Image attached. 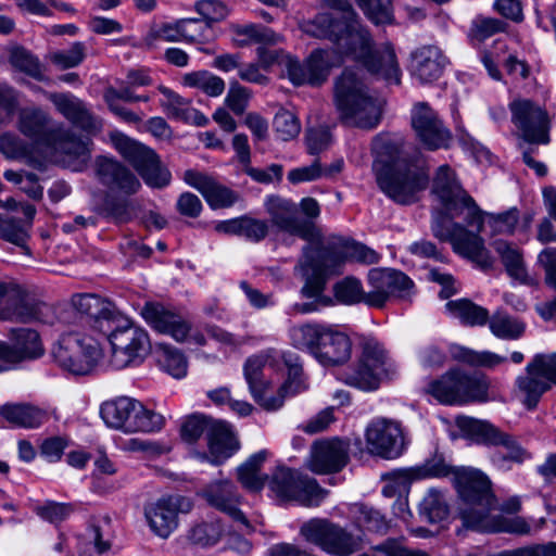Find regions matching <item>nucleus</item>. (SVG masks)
I'll return each mask as SVG.
<instances>
[{"mask_svg":"<svg viewBox=\"0 0 556 556\" xmlns=\"http://www.w3.org/2000/svg\"><path fill=\"white\" fill-rule=\"evenodd\" d=\"M457 405L468 402H486L489 382L482 375H469L456 369Z\"/></svg>","mask_w":556,"mask_h":556,"instance_id":"obj_42","label":"nucleus"},{"mask_svg":"<svg viewBox=\"0 0 556 556\" xmlns=\"http://www.w3.org/2000/svg\"><path fill=\"white\" fill-rule=\"evenodd\" d=\"M321 251L325 254V260L330 262L337 273L346 262L374 265L380 261V255L374 249L354 240L344 241L334 249Z\"/></svg>","mask_w":556,"mask_h":556,"instance_id":"obj_35","label":"nucleus"},{"mask_svg":"<svg viewBox=\"0 0 556 556\" xmlns=\"http://www.w3.org/2000/svg\"><path fill=\"white\" fill-rule=\"evenodd\" d=\"M372 170L381 191L399 204H410L429 182L421 157L407 156L389 135H377L371 144Z\"/></svg>","mask_w":556,"mask_h":556,"instance_id":"obj_2","label":"nucleus"},{"mask_svg":"<svg viewBox=\"0 0 556 556\" xmlns=\"http://www.w3.org/2000/svg\"><path fill=\"white\" fill-rule=\"evenodd\" d=\"M338 49H317L314 50L307 59V66L313 86L321 85L328 77L331 67L339 66L342 63V54H353L356 59H362L368 72L381 77L388 84L399 85L401 81V68L394 49L390 43L380 49L359 55L358 52H346L339 45Z\"/></svg>","mask_w":556,"mask_h":556,"instance_id":"obj_6","label":"nucleus"},{"mask_svg":"<svg viewBox=\"0 0 556 556\" xmlns=\"http://www.w3.org/2000/svg\"><path fill=\"white\" fill-rule=\"evenodd\" d=\"M108 339L111 344L110 365L114 369H124L140 365L151 351L149 333L119 314Z\"/></svg>","mask_w":556,"mask_h":556,"instance_id":"obj_9","label":"nucleus"},{"mask_svg":"<svg viewBox=\"0 0 556 556\" xmlns=\"http://www.w3.org/2000/svg\"><path fill=\"white\" fill-rule=\"evenodd\" d=\"M94 173L98 181L108 189L109 194L131 197L141 189L137 175L113 157L98 156L94 162Z\"/></svg>","mask_w":556,"mask_h":556,"instance_id":"obj_20","label":"nucleus"},{"mask_svg":"<svg viewBox=\"0 0 556 556\" xmlns=\"http://www.w3.org/2000/svg\"><path fill=\"white\" fill-rule=\"evenodd\" d=\"M268 486L278 500L306 507L319 506L327 495L314 478L287 467L274 471Z\"/></svg>","mask_w":556,"mask_h":556,"instance_id":"obj_12","label":"nucleus"},{"mask_svg":"<svg viewBox=\"0 0 556 556\" xmlns=\"http://www.w3.org/2000/svg\"><path fill=\"white\" fill-rule=\"evenodd\" d=\"M457 467H451L442 459L428 462L422 468L406 469L393 473L397 479L407 481L413 479H420L426 477L443 478L447 476L454 477V470Z\"/></svg>","mask_w":556,"mask_h":556,"instance_id":"obj_57","label":"nucleus"},{"mask_svg":"<svg viewBox=\"0 0 556 556\" xmlns=\"http://www.w3.org/2000/svg\"><path fill=\"white\" fill-rule=\"evenodd\" d=\"M0 238L14 245L24 248L29 238V230L22 220L0 214Z\"/></svg>","mask_w":556,"mask_h":556,"instance_id":"obj_58","label":"nucleus"},{"mask_svg":"<svg viewBox=\"0 0 556 556\" xmlns=\"http://www.w3.org/2000/svg\"><path fill=\"white\" fill-rule=\"evenodd\" d=\"M206 438L211 463L215 465L229 458L239 447L230 426L220 420H214Z\"/></svg>","mask_w":556,"mask_h":556,"instance_id":"obj_36","label":"nucleus"},{"mask_svg":"<svg viewBox=\"0 0 556 556\" xmlns=\"http://www.w3.org/2000/svg\"><path fill=\"white\" fill-rule=\"evenodd\" d=\"M326 327L327 324L320 323L293 325L288 331L290 343L296 350L307 352L315 357Z\"/></svg>","mask_w":556,"mask_h":556,"instance_id":"obj_40","label":"nucleus"},{"mask_svg":"<svg viewBox=\"0 0 556 556\" xmlns=\"http://www.w3.org/2000/svg\"><path fill=\"white\" fill-rule=\"evenodd\" d=\"M12 344L0 341V366L15 365L23 361L35 359L43 354L40 337L36 330L29 328L14 329L11 332Z\"/></svg>","mask_w":556,"mask_h":556,"instance_id":"obj_27","label":"nucleus"},{"mask_svg":"<svg viewBox=\"0 0 556 556\" xmlns=\"http://www.w3.org/2000/svg\"><path fill=\"white\" fill-rule=\"evenodd\" d=\"M454 486L458 494V516L464 527L479 532L528 534L529 523L521 517L491 516L495 495L489 477L480 469L457 467Z\"/></svg>","mask_w":556,"mask_h":556,"instance_id":"obj_1","label":"nucleus"},{"mask_svg":"<svg viewBox=\"0 0 556 556\" xmlns=\"http://www.w3.org/2000/svg\"><path fill=\"white\" fill-rule=\"evenodd\" d=\"M141 315L155 331L168 334L178 342L186 341L191 331L189 321L160 303H147Z\"/></svg>","mask_w":556,"mask_h":556,"instance_id":"obj_31","label":"nucleus"},{"mask_svg":"<svg viewBox=\"0 0 556 556\" xmlns=\"http://www.w3.org/2000/svg\"><path fill=\"white\" fill-rule=\"evenodd\" d=\"M200 495L212 508L229 516L232 520L249 527V521L240 509L242 496L232 481H213L201 491Z\"/></svg>","mask_w":556,"mask_h":556,"instance_id":"obj_26","label":"nucleus"},{"mask_svg":"<svg viewBox=\"0 0 556 556\" xmlns=\"http://www.w3.org/2000/svg\"><path fill=\"white\" fill-rule=\"evenodd\" d=\"M148 47H155L159 42H179L182 39L181 18L175 22H162L151 25L143 38Z\"/></svg>","mask_w":556,"mask_h":556,"instance_id":"obj_50","label":"nucleus"},{"mask_svg":"<svg viewBox=\"0 0 556 556\" xmlns=\"http://www.w3.org/2000/svg\"><path fill=\"white\" fill-rule=\"evenodd\" d=\"M489 328L491 332L503 340H517L525 333L526 325L505 312H496L489 316Z\"/></svg>","mask_w":556,"mask_h":556,"instance_id":"obj_47","label":"nucleus"},{"mask_svg":"<svg viewBox=\"0 0 556 556\" xmlns=\"http://www.w3.org/2000/svg\"><path fill=\"white\" fill-rule=\"evenodd\" d=\"M157 362L164 371L176 379H181L187 375V358L174 346L162 345L159 352Z\"/></svg>","mask_w":556,"mask_h":556,"instance_id":"obj_52","label":"nucleus"},{"mask_svg":"<svg viewBox=\"0 0 556 556\" xmlns=\"http://www.w3.org/2000/svg\"><path fill=\"white\" fill-rule=\"evenodd\" d=\"M383 100L371 94L357 71L346 68L334 85V105L340 121L352 127L370 130L382 116Z\"/></svg>","mask_w":556,"mask_h":556,"instance_id":"obj_5","label":"nucleus"},{"mask_svg":"<svg viewBox=\"0 0 556 556\" xmlns=\"http://www.w3.org/2000/svg\"><path fill=\"white\" fill-rule=\"evenodd\" d=\"M113 143L119 154L136 168L147 186L162 189L169 185L172 174L162 165L152 149L122 134L113 137Z\"/></svg>","mask_w":556,"mask_h":556,"instance_id":"obj_13","label":"nucleus"},{"mask_svg":"<svg viewBox=\"0 0 556 556\" xmlns=\"http://www.w3.org/2000/svg\"><path fill=\"white\" fill-rule=\"evenodd\" d=\"M54 362L65 371L84 376L90 374L102 356L101 349L92 340L77 334L62 337L52 350Z\"/></svg>","mask_w":556,"mask_h":556,"instance_id":"obj_14","label":"nucleus"},{"mask_svg":"<svg viewBox=\"0 0 556 556\" xmlns=\"http://www.w3.org/2000/svg\"><path fill=\"white\" fill-rule=\"evenodd\" d=\"M203 197L213 210L230 207L239 200V194L236 191L219 184L215 178Z\"/></svg>","mask_w":556,"mask_h":556,"instance_id":"obj_61","label":"nucleus"},{"mask_svg":"<svg viewBox=\"0 0 556 556\" xmlns=\"http://www.w3.org/2000/svg\"><path fill=\"white\" fill-rule=\"evenodd\" d=\"M355 522L358 528L376 533H384L389 527L386 517L379 510L365 505L356 507Z\"/></svg>","mask_w":556,"mask_h":556,"instance_id":"obj_60","label":"nucleus"},{"mask_svg":"<svg viewBox=\"0 0 556 556\" xmlns=\"http://www.w3.org/2000/svg\"><path fill=\"white\" fill-rule=\"evenodd\" d=\"M432 192L445 211L456 207L467 192L462 188L455 172L448 165H441L433 179Z\"/></svg>","mask_w":556,"mask_h":556,"instance_id":"obj_37","label":"nucleus"},{"mask_svg":"<svg viewBox=\"0 0 556 556\" xmlns=\"http://www.w3.org/2000/svg\"><path fill=\"white\" fill-rule=\"evenodd\" d=\"M412 126L419 141L429 150L446 149L452 139L438 113L426 102L412 110Z\"/></svg>","mask_w":556,"mask_h":556,"instance_id":"obj_21","label":"nucleus"},{"mask_svg":"<svg viewBox=\"0 0 556 556\" xmlns=\"http://www.w3.org/2000/svg\"><path fill=\"white\" fill-rule=\"evenodd\" d=\"M72 303L78 313L99 324L101 329L103 323L115 321L118 315L113 303L96 294H76L72 298Z\"/></svg>","mask_w":556,"mask_h":556,"instance_id":"obj_38","label":"nucleus"},{"mask_svg":"<svg viewBox=\"0 0 556 556\" xmlns=\"http://www.w3.org/2000/svg\"><path fill=\"white\" fill-rule=\"evenodd\" d=\"M50 114L38 106L20 110L16 121L18 131L36 147L47 149L52 140L56 126Z\"/></svg>","mask_w":556,"mask_h":556,"instance_id":"obj_28","label":"nucleus"},{"mask_svg":"<svg viewBox=\"0 0 556 556\" xmlns=\"http://www.w3.org/2000/svg\"><path fill=\"white\" fill-rule=\"evenodd\" d=\"M445 307L452 316L467 326H483L489 320L488 309L468 299L450 301Z\"/></svg>","mask_w":556,"mask_h":556,"instance_id":"obj_44","label":"nucleus"},{"mask_svg":"<svg viewBox=\"0 0 556 556\" xmlns=\"http://www.w3.org/2000/svg\"><path fill=\"white\" fill-rule=\"evenodd\" d=\"M92 141L89 137L76 135L63 124L56 126V131L46 150L62 156V161L75 172L83 170L91 153Z\"/></svg>","mask_w":556,"mask_h":556,"instance_id":"obj_22","label":"nucleus"},{"mask_svg":"<svg viewBox=\"0 0 556 556\" xmlns=\"http://www.w3.org/2000/svg\"><path fill=\"white\" fill-rule=\"evenodd\" d=\"M396 374L397 366L382 344L370 338L363 342L356 365L341 372L339 379L362 391H375L383 379H391Z\"/></svg>","mask_w":556,"mask_h":556,"instance_id":"obj_7","label":"nucleus"},{"mask_svg":"<svg viewBox=\"0 0 556 556\" xmlns=\"http://www.w3.org/2000/svg\"><path fill=\"white\" fill-rule=\"evenodd\" d=\"M492 247L498 254L507 275L525 283L528 279V273L520 248L515 243L502 239L494 240Z\"/></svg>","mask_w":556,"mask_h":556,"instance_id":"obj_41","label":"nucleus"},{"mask_svg":"<svg viewBox=\"0 0 556 556\" xmlns=\"http://www.w3.org/2000/svg\"><path fill=\"white\" fill-rule=\"evenodd\" d=\"M0 415L10 424L28 429L39 428L49 420L46 409L26 403L5 404L0 407Z\"/></svg>","mask_w":556,"mask_h":556,"instance_id":"obj_39","label":"nucleus"},{"mask_svg":"<svg viewBox=\"0 0 556 556\" xmlns=\"http://www.w3.org/2000/svg\"><path fill=\"white\" fill-rule=\"evenodd\" d=\"M100 214L114 224H126L135 217L130 197L109 194L100 208Z\"/></svg>","mask_w":556,"mask_h":556,"instance_id":"obj_46","label":"nucleus"},{"mask_svg":"<svg viewBox=\"0 0 556 556\" xmlns=\"http://www.w3.org/2000/svg\"><path fill=\"white\" fill-rule=\"evenodd\" d=\"M266 458L267 452L260 451L238 467L237 478L243 488L253 492L263 489L265 479L260 475V469Z\"/></svg>","mask_w":556,"mask_h":556,"instance_id":"obj_45","label":"nucleus"},{"mask_svg":"<svg viewBox=\"0 0 556 556\" xmlns=\"http://www.w3.org/2000/svg\"><path fill=\"white\" fill-rule=\"evenodd\" d=\"M47 98L55 106V110L74 126L90 135L101 130V121L76 96L70 92H49Z\"/></svg>","mask_w":556,"mask_h":556,"instance_id":"obj_29","label":"nucleus"},{"mask_svg":"<svg viewBox=\"0 0 556 556\" xmlns=\"http://www.w3.org/2000/svg\"><path fill=\"white\" fill-rule=\"evenodd\" d=\"M336 12H324L315 17L303 21L300 25L303 33L318 38L328 39L339 45L346 52L368 53L372 48V39L368 30L362 26L350 0H326Z\"/></svg>","mask_w":556,"mask_h":556,"instance_id":"obj_4","label":"nucleus"},{"mask_svg":"<svg viewBox=\"0 0 556 556\" xmlns=\"http://www.w3.org/2000/svg\"><path fill=\"white\" fill-rule=\"evenodd\" d=\"M367 451L371 455L392 459L403 452L404 438L401 424L393 419L377 417L365 430Z\"/></svg>","mask_w":556,"mask_h":556,"instance_id":"obj_18","label":"nucleus"},{"mask_svg":"<svg viewBox=\"0 0 556 556\" xmlns=\"http://www.w3.org/2000/svg\"><path fill=\"white\" fill-rule=\"evenodd\" d=\"M300 534L306 542L334 556H348L359 545L358 538L327 519L314 518L304 522L300 528Z\"/></svg>","mask_w":556,"mask_h":556,"instance_id":"obj_15","label":"nucleus"},{"mask_svg":"<svg viewBox=\"0 0 556 556\" xmlns=\"http://www.w3.org/2000/svg\"><path fill=\"white\" fill-rule=\"evenodd\" d=\"M193 503L189 497L170 495L146 508L151 530L160 538L167 539L178 526V515L191 511Z\"/></svg>","mask_w":556,"mask_h":556,"instance_id":"obj_23","label":"nucleus"},{"mask_svg":"<svg viewBox=\"0 0 556 556\" xmlns=\"http://www.w3.org/2000/svg\"><path fill=\"white\" fill-rule=\"evenodd\" d=\"M419 514L429 522H439L450 515V504L446 492L431 488L419 504Z\"/></svg>","mask_w":556,"mask_h":556,"instance_id":"obj_43","label":"nucleus"},{"mask_svg":"<svg viewBox=\"0 0 556 556\" xmlns=\"http://www.w3.org/2000/svg\"><path fill=\"white\" fill-rule=\"evenodd\" d=\"M356 2L365 15L376 25L393 22L391 0H356Z\"/></svg>","mask_w":556,"mask_h":556,"instance_id":"obj_62","label":"nucleus"},{"mask_svg":"<svg viewBox=\"0 0 556 556\" xmlns=\"http://www.w3.org/2000/svg\"><path fill=\"white\" fill-rule=\"evenodd\" d=\"M428 393L445 405H457L456 369H451L429 383Z\"/></svg>","mask_w":556,"mask_h":556,"instance_id":"obj_51","label":"nucleus"},{"mask_svg":"<svg viewBox=\"0 0 556 556\" xmlns=\"http://www.w3.org/2000/svg\"><path fill=\"white\" fill-rule=\"evenodd\" d=\"M182 85L198 88L210 97H218L225 90V81L208 71L187 73L181 78Z\"/></svg>","mask_w":556,"mask_h":556,"instance_id":"obj_49","label":"nucleus"},{"mask_svg":"<svg viewBox=\"0 0 556 556\" xmlns=\"http://www.w3.org/2000/svg\"><path fill=\"white\" fill-rule=\"evenodd\" d=\"M455 422L460 431L472 437L477 442L501 448L491 456L493 464L498 468L507 467L508 463H522L530 456L515 437L488 421L458 416Z\"/></svg>","mask_w":556,"mask_h":556,"instance_id":"obj_10","label":"nucleus"},{"mask_svg":"<svg viewBox=\"0 0 556 556\" xmlns=\"http://www.w3.org/2000/svg\"><path fill=\"white\" fill-rule=\"evenodd\" d=\"M273 128L278 139L290 141L299 136L301 123L294 113L280 109L274 116Z\"/></svg>","mask_w":556,"mask_h":556,"instance_id":"obj_59","label":"nucleus"},{"mask_svg":"<svg viewBox=\"0 0 556 556\" xmlns=\"http://www.w3.org/2000/svg\"><path fill=\"white\" fill-rule=\"evenodd\" d=\"M213 424L214 419L202 414H193L184 421L181 426V438L188 443H194L202 434H208Z\"/></svg>","mask_w":556,"mask_h":556,"instance_id":"obj_63","label":"nucleus"},{"mask_svg":"<svg viewBox=\"0 0 556 556\" xmlns=\"http://www.w3.org/2000/svg\"><path fill=\"white\" fill-rule=\"evenodd\" d=\"M264 207L269 216L270 224L281 232L312 241L317 236L314 224L299 216V206L292 200L280 195H268Z\"/></svg>","mask_w":556,"mask_h":556,"instance_id":"obj_16","label":"nucleus"},{"mask_svg":"<svg viewBox=\"0 0 556 556\" xmlns=\"http://www.w3.org/2000/svg\"><path fill=\"white\" fill-rule=\"evenodd\" d=\"M511 121L529 143L549 142V121L546 111L530 99H516L509 103Z\"/></svg>","mask_w":556,"mask_h":556,"instance_id":"obj_17","label":"nucleus"},{"mask_svg":"<svg viewBox=\"0 0 556 556\" xmlns=\"http://www.w3.org/2000/svg\"><path fill=\"white\" fill-rule=\"evenodd\" d=\"M454 208H448V217L441 213L433 215L431 230L435 238L452 244L455 253L469 258L480 268H492L493 258L479 236L483 228L484 215L475 200L467 193Z\"/></svg>","mask_w":556,"mask_h":556,"instance_id":"obj_3","label":"nucleus"},{"mask_svg":"<svg viewBox=\"0 0 556 556\" xmlns=\"http://www.w3.org/2000/svg\"><path fill=\"white\" fill-rule=\"evenodd\" d=\"M264 366L265 359L260 356L249 357L243 366L244 378L251 395L264 409L276 410L282 406L287 396L305 390L306 387L301 378V368L293 367L290 369L288 380L274 392L270 384L263 380Z\"/></svg>","mask_w":556,"mask_h":556,"instance_id":"obj_11","label":"nucleus"},{"mask_svg":"<svg viewBox=\"0 0 556 556\" xmlns=\"http://www.w3.org/2000/svg\"><path fill=\"white\" fill-rule=\"evenodd\" d=\"M552 384L548 378L543 375V368L534 355L527 364L525 372L517 376L514 383L513 395L528 409L538 406L544 393L549 391Z\"/></svg>","mask_w":556,"mask_h":556,"instance_id":"obj_25","label":"nucleus"},{"mask_svg":"<svg viewBox=\"0 0 556 556\" xmlns=\"http://www.w3.org/2000/svg\"><path fill=\"white\" fill-rule=\"evenodd\" d=\"M222 534L223 527L219 521H201L191 527L188 540L194 545L207 547L218 543Z\"/></svg>","mask_w":556,"mask_h":556,"instance_id":"obj_56","label":"nucleus"},{"mask_svg":"<svg viewBox=\"0 0 556 556\" xmlns=\"http://www.w3.org/2000/svg\"><path fill=\"white\" fill-rule=\"evenodd\" d=\"M368 285L366 305L381 308L391 296L404 298L409 294L414 283L404 273L387 269L372 268L368 273Z\"/></svg>","mask_w":556,"mask_h":556,"instance_id":"obj_19","label":"nucleus"},{"mask_svg":"<svg viewBox=\"0 0 556 556\" xmlns=\"http://www.w3.org/2000/svg\"><path fill=\"white\" fill-rule=\"evenodd\" d=\"M86 56V46L80 41L74 42L67 50H59L50 55L51 62L62 70L76 67Z\"/></svg>","mask_w":556,"mask_h":556,"instance_id":"obj_64","label":"nucleus"},{"mask_svg":"<svg viewBox=\"0 0 556 556\" xmlns=\"http://www.w3.org/2000/svg\"><path fill=\"white\" fill-rule=\"evenodd\" d=\"M352 342L346 333L334 326L327 325L315 359L324 366H337L351 358Z\"/></svg>","mask_w":556,"mask_h":556,"instance_id":"obj_32","label":"nucleus"},{"mask_svg":"<svg viewBox=\"0 0 556 556\" xmlns=\"http://www.w3.org/2000/svg\"><path fill=\"white\" fill-rule=\"evenodd\" d=\"M349 462V444L338 438L319 440L311 447L307 468L318 475L342 470Z\"/></svg>","mask_w":556,"mask_h":556,"instance_id":"obj_24","label":"nucleus"},{"mask_svg":"<svg viewBox=\"0 0 556 556\" xmlns=\"http://www.w3.org/2000/svg\"><path fill=\"white\" fill-rule=\"evenodd\" d=\"M446 63L439 47L422 46L412 53L410 72L420 84H428L442 75Z\"/></svg>","mask_w":556,"mask_h":556,"instance_id":"obj_33","label":"nucleus"},{"mask_svg":"<svg viewBox=\"0 0 556 556\" xmlns=\"http://www.w3.org/2000/svg\"><path fill=\"white\" fill-rule=\"evenodd\" d=\"M298 269L305 279L302 294L305 298L313 299L321 295L326 277L337 274L330 262L325 260V254L321 250H314L308 247L304 249L303 260L300 262Z\"/></svg>","mask_w":556,"mask_h":556,"instance_id":"obj_30","label":"nucleus"},{"mask_svg":"<svg viewBox=\"0 0 556 556\" xmlns=\"http://www.w3.org/2000/svg\"><path fill=\"white\" fill-rule=\"evenodd\" d=\"M103 421L113 429L124 432H156L165 424L164 417L147 408L141 402L129 396H119L101 405Z\"/></svg>","mask_w":556,"mask_h":556,"instance_id":"obj_8","label":"nucleus"},{"mask_svg":"<svg viewBox=\"0 0 556 556\" xmlns=\"http://www.w3.org/2000/svg\"><path fill=\"white\" fill-rule=\"evenodd\" d=\"M334 298L342 304H366L367 292L364 291L359 279L348 276L333 286Z\"/></svg>","mask_w":556,"mask_h":556,"instance_id":"obj_53","label":"nucleus"},{"mask_svg":"<svg viewBox=\"0 0 556 556\" xmlns=\"http://www.w3.org/2000/svg\"><path fill=\"white\" fill-rule=\"evenodd\" d=\"M10 64L17 71L37 79H43V68L39 60L28 50L14 47L10 51Z\"/></svg>","mask_w":556,"mask_h":556,"instance_id":"obj_55","label":"nucleus"},{"mask_svg":"<svg viewBox=\"0 0 556 556\" xmlns=\"http://www.w3.org/2000/svg\"><path fill=\"white\" fill-rule=\"evenodd\" d=\"M159 91L162 93L161 106L167 116L190 122L194 114V109L191 106L190 101L180 97L178 93L165 86H159Z\"/></svg>","mask_w":556,"mask_h":556,"instance_id":"obj_48","label":"nucleus"},{"mask_svg":"<svg viewBox=\"0 0 556 556\" xmlns=\"http://www.w3.org/2000/svg\"><path fill=\"white\" fill-rule=\"evenodd\" d=\"M182 39L186 42L206 45L216 38L211 23L198 18H181Z\"/></svg>","mask_w":556,"mask_h":556,"instance_id":"obj_54","label":"nucleus"},{"mask_svg":"<svg viewBox=\"0 0 556 556\" xmlns=\"http://www.w3.org/2000/svg\"><path fill=\"white\" fill-rule=\"evenodd\" d=\"M7 292L0 308L1 319L30 323L39 318V305L30 301L18 286L11 283Z\"/></svg>","mask_w":556,"mask_h":556,"instance_id":"obj_34","label":"nucleus"}]
</instances>
